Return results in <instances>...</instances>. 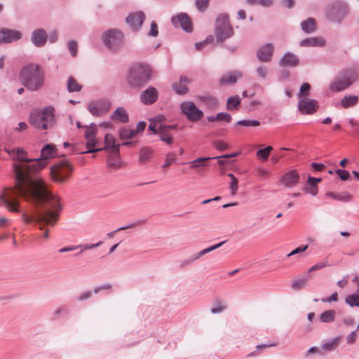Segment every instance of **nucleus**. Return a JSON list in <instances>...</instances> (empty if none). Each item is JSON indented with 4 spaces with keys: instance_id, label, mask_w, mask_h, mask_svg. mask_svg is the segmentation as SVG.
<instances>
[{
    "instance_id": "obj_1",
    "label": "nucleus",
    "mask_w": 359,
    "mask_h": 359,
    "mask_svg": "<svg viewBox=\"0 0 359 359\" xmlns=\"http://www.w3.org/2000/svg\"><path fill=\"white\" fill-rule=\"evenodd\" d=\"M57 155L55 146L48 144L43 147L41 156L35 158L34 163L27 165L15 166V187L6 188L0 196V204L4 203L11 212H19L18 196L35 204L48 203L50 205L60 208L59 198L50 193L41 178L34 177L35 173L47 164V160Z\"/></svg>"
},
{
    "instance_id": "obj_2",
    "label": "nucleus",
    "mask_w": 359,
    "mask_h": 359,
    "mask_svg": "<svg viewBox=\"0 0 359 359\" xmlns=\"http://www.w3.org/2000/svg\"><path fill=\"white\" fill-rule=\"evenodd\" d=\"M34 208V212L28 215L24 212L22 215V219L26 224L35 223L39 224L41 230H45L43 238H48L49 230L44 229L46 226H54L59 219L60 212L62 206L60 208L54 207L46 202L41 204H35L34 202L26 201Z\"/></svg>"
},
{
    "instance_id": "obj_3",
    "label": "nucleus",
    "mask_w": 359,
    "mask_h": 359,
    "mask_svg": "<svg viewBox=\"0 0 359 359\" xmlns=\"http://www.w3.org/2000/svg\"><path fill=\"white\" fill-rule=\"evenodd\" d=\"M19 80L27 90L37 91L43 86L44 72L39 65L27 64L21 68Z\"/></svg>"
},
{
    "instance_id": "obj_4",
    "label": "nucleus",
    "mask_w": 359,
    "mask_h": 359,
    "mask_svg": "<svg viewBox=\"0 0 359 359\" xmlns=\"http://www.w3.org/2000/svg\"><path fill=\"white\" fill-rule=\"evenodd\" d=\"M152 69L149 65L133 64L127 71L126 82L131 88L140 90L149 83L152 77Z\"/></svg>"
},
{
    "instance_id": "obj_5",
    "label": "nucleus",
    "mask_w": 359,
    "mask_h": 359,
    "mask_svg": "<svg viewBox=\"0 0 359 359\" xmlns=\"http://www.w3.org/2000/svg\"><path fill=\"white\" fill-rule=\"evenodd\" d=\"M359 79V69L356 67L341 71L330 84L332 92L343 91L355 83Z\"/></svg>"
},
{
    "instance_id": "obj_6",
    "label": "nucleus",
    "mask_w": 359,
    "mask_h": 359,
    "mask_svg": "<svg viewBox=\"0 0 359 359\" xmlns=\"http://www.w3.org/2000/svg\"><path fill=\"white\" fill-rule=\"evenodd\" d=\"M55 109L52 106L44 107L42 111L32 112L29 116L30 123L39 130H46L54 125Z\"/></svg>"
},
{
    "instance_id": "obj_7",
    "label": "nucleus",
    "mask_w": 359,
    "mask_h": 359,
    "mask_svg": "<svg viewBox=\"0 0 359 359\" xmlns=\"http://www.w3.org/2000/svg\"><path fill=\"white\" fill-rule=\"evenodd\" d=\"M102 39L106 48L114 53L121 51L124 46V35L116 29L105 31L102 35Z\"/></svg>"
},
{
    "instance_id": "obj_8",
    "label": "nucleus",
    "mask_w": 359,
    "mask_h": 359,
    "mask_svg": "<svg viewBox=\"0 0 359 359\" xmlns=\"http://www.w3.org/2000/svg\"><path fill=\"white\" fill-rule=\"evenodd\" d=\"M348 13V4L342 1L332 2L325 9V15L327 20L338 22L343 20Z\"/></svg>"
},
{
    "instance_id": "obj_9",
    "label": "nucleus",
    "mask_w": 359,
    "mask_h": 359,
    "mask_svg": "<svg viewBox=\"0 0 359 359\" xmlns=\"http://www.w3.org/2000/svg\"><path fill=\"white\" fill-rule=\"evenodd\" d=\"M73 171V165L67 159H63L50 168V175L54 182L62 183L67 180Z\"/></svg>"
},
{
    "instance_id": "obj_10",
    "label": "nucleus",
    "mask_w": 359,
    "mask_h": 359,
    "mask_svg": "<svg viewBox=\"0 0 359 359\" xmlns=\"http://www.w3.org/2000/svg\"><path fill=\"white\" fill-rule=\"evenodd\" d=\"M180 109L182 113L191 121H197L203 116V112L201 109H198L196 104L191 101L182 102Z\"/></svg>"
},
{
    "instance_id": "obj_11",
    "label": "nucleus",
    "mask_w": 359,
    "mask_h": 359,
    "mask_svg": "<svg viewBox=\"0 0 359 359\" xmlns=\"http://www.w3.org/2000/svg\"><path fill=\"white\" fill-rule=\"evenodd\" d=\"M96 131L97 126L94 123H91L90 126L87 128L84 134V137L86 140V147L88 149L87 151H82L81 154L94 153L103 150V149L94 148L97 143Z\"/></svg>"
},
{
    "instance_id": "obj_12",
    "label": "nucleus",
    "mask_w": 359,
    "mask_h": 359,
    "mask_svg": "<svg viewBox=\"0 0 359 359\" xmlns=\"http://www.w3.org/2000/svg\"><path fill=\"white\" fill-rule=\"evenodd\" d=\"M111 107V102L108 99H102L97 101L90 102L88 104V111L96 116L107 112Z\"/></svg>"
},
{
    "instance_id": "obj_13",
    "label": "nucleus",
    "mask_w": 359,
    "mask_h": 359,
    "mask_svg": "<svg viewBox=\"0 0 359 359\" xmlns=\"http://www.w3.org/2000/svg\"><path fill=\"white\" fill-rule=\"evenodd\" d=\"M6 151L13 157L14 160H16L20 162H23V163L21 164H13V169L14 172L15 165H27L34 163V161H35V158H27V151L20 147L15 148L13 149H6Z\"/></svg>"
},
{
    "instance_id": "obj_14",
    "label": "nucleus",
    "mask_w": 359,
    "mask_h": 359,
    "mask_svg": "<svg viewBox=\"0 0 359 359\" xmlns=\"http://www.w3.org/2000/svg\"><path fill=\"white\" fill-rule=\"evenodd\" d=\"M22 38L20 31L8 28L0 29V44L11 43Z\"/></svg>"
},
{
    "instance_id": "obj_15",
    "label": "nucleus",
    "mask_w": 359,
    "mask_h": 359,
    "mask_svg": "<svg viewBox=\"0 0 359 359\" xmlns=\"http://www.w3.org/2000/svg\"><path fill=\"white\" fill-rule=\"evenodd\" d=\"M217 42H222L233 34V29L231 24H217L215 28Z\"/></svg>"
},
{
    "instance_id": "obj_16",
    "label": "nucleus",
    "mask_w": 359,
    "mask_h": 359,
    "mask_svg": "<svg viewBox=\"0 0 359 359\" xmlns=\"http://www.w3.org/2000/svg\"><path fill=\"white\" fill-rule=\"evenodd\" d=\"M318 108V103L315 100L304 98L298 102V109L302 114H313Z\"/></svg>"
},
{
    "instance_id": "obj_17",
    "label": "nucleus",
    "mask_w": 359,
    "mask_h": 359,
    "mask_svg": "<svg viewBox=\"0 0 359 359\" xmlns=\"http://www.w3.org/2000/svg\"><path fill=\"white\" fill-rule=\"evenodd\" d=\"M274 52V46L271 43H266L259 47L257 50V58L262 62H269L273 57Z\"/></svg>"
},
{
    "instance_id": "obj_18",
    "label": "nucleus",
    "mask_w": 359,
    "mask_h": 359,
    "mask_svg": "<svg viewBox=\"0 0 359 359\" xmlns=\"http://www.w3.org/2000/svg\"><path fill=\"white\" fill-rule=\"evenodd\" d=\"M140 98L144 104L151 105L158 100V92L156 88L149 86L141 93Z\"/></svg>"
},
{
    "instance_id": "obj_19",
    "label": "nucleus",
    "mask_w": 359,
    "mask_h": 359,
    "mask_svg": "<svg viewBox=\"0 0 359 359\" xmlns=\"http://www.w3.org/2000/svg\"><path fill=\"white\" fill-rule=\"evenodd\" d=\"M48 35L43 29H36L31 34L30 40L32 43L37 48L43 47L47 41Z\"/></svg>"
},
{
    "instance_id": "obj_20",
    "label": "nucleus",
    "mask_w": 359,
    "mask_h": 359,
    "mask_svg": "<svg viewBox=\"0 0 359 359\" xmlns=\"http://www.w3.org/2000/svg\"><path fill=\"white\" fill-rule=\"evenodd\" d=\"M299 175L296 170L286 172L281 177L280 182L288 188L293 187L299 183Z\"/></svg>"
},
{
    "instance_id": "obj_21",
    "label": "nucleus",
    "mask_w": 359,
    "mask_h": 359,
    "mask_svg": "<svg viewBox=\"0 0 359 359\" xmlns=\"http://www.w3.org/2000/svg\"><path fill=\"white\" fill-rule=\"evenodd\" d=\"M299 63L298 57L291 52L285 53L279 61V65L281 67H296Z\"/></svg>"
},
{
    "instance_id": "obj_22",
    "label": "nucleus",
    "mask_w": 359,
    "mask_h": 359,
    "mask_svg": "<svg viewBox=\"0 0 359 359\" xmlns=\"http://www.w3.org/2000/svg\"><path fill=\"white\" fill-rule=\"evenodd\" d=\"M242 77V73L240 72H229L221 77L219 81L220 85L235 83L237 79Z\"/></svg>"
},
{
    "instance_id": "obj_23",
    "label": "nucleus",
    "mask_w": 359,
    "mask_h": 359,
    "mask_svg": "<svg viewBox=\"0 0 359 359\" xmlns=\"http://www.w3.org/2000/svg\"><path fill=\"white\" fill-rule=\"evenodd\" d=\"M111 118L121 123L128 122V114L123 107H118L111 115Z\"/></svg>"
},
{
    "instance_id": "obj_24",
    "label": "nucleus",
    "mask_w": 359,
    "mask_h": 359,
    "mask_svg": "<svg viewBox=\"0 0 359 359\" xmlns=\"http://www.w3.org/2000/svg\"><path fill=\"white\" fill-rule=\"evenodd\" d=\"M340 340V336L335 337L323 343L321 346V348L323 350L327 352L333 351L338 347Z\"/></svg>"
},
{
    "instance_id": "obj_25",
    "label": "nucleus",
    "mask_w": 359,
    "mask_h": 359,
    "mask_svg": "<svg viewBox=\"0 0 359 359\" xmlns=\"http://www.w3.org/2000/svg\"><path fill=\"white\" fill-rule=\"evenodd\" d=\"M104 142L107 145L104 148H102L103 149H107V147H109L111 149V151L115 154H119V144H115V139L113 137V135L110 134H106L104 137Z\"/></svg>"
},
{
    "instance_id": "obj_26",
    "label": "nucleus",
    "mask_w": 359,
    "mask_h": 359,
    "mask_svg": "<svg viewBox=\"0 0 359 359\" xmlns=\"http://www.w3.org/2000/svg\"><path fill=\"white\" fill-rule=\"evenodd\" d=\"M302 46H323L325 40L322 37H313L302 40L300 42Z\"/></svg>"
},
{
    "instance_id": "obj_27",
    "label": "nucleus",
    "mask_w": 359,
    "mask_h": 359,
    "mask_svg": "<svg viewBox=\"0 0 359 359\" xmlns=\"http://www.w3.org/2000/svg\"><path fill=\"white\" fill-rule=\"evenodd\" d=\"M358 102V97L357 95H346L344 96L340 101L341 106L347 109L351 107L355 106Z\"/></svg>"
},
{
    "instance_id": "obj_28",
    "label": "nucleus",
    "mask_w": 359,
    "mask_h": 359,
    "mask_svg": "<svg viewBox=\"0 0 359 359\" xmlns=\"http://www.w3.org/2000/svg\"><path fill=\"white\" fill-rule=\"evenodd\" d=\"M144 20L145 15L142 11L131 13L126 18V22H144Z\"/></svg>"
},
{
    "instance_id": "obj_29",
    "label": "nucleus",
    "mask_w": 359,
    "mask_h": 359,
    "mask_svg": "<svg viewBox=\"0 0 359 359\" xmlns=\"http://www.w3.org/2000/svg\"><path fill=\"white\" fill-rule=\"evenodd\" d=\"M345 302L351 307H359V287H357L356 291L353 294L346 297Z\"/></svg>"
},
{
    "instance_id": "obj_30",
    "label": "nucleus",
    "mask_w": 359,
    "mask_h": 359,
    "mask_svg": "<svg viewBox=\"0 0 359 359\" xmlns=\"http://www.w3.org/2000/svg\"><path fill=\"white\" fill-rule=\"evenodd\" d=\"M153 150L149 147H143L140 151L139 161L144 164L152 157Z\"/></svg>"
},
{
    "instance_id": "obj_31",
    "label": "nucleus",
    "mask_w": 359,
    "mask_h": 359,
    "mask_svg": "<svg viewBox=\"0 0 359 359\" xmlns=\"http://www.w3.org/2000/svg\"><path fill=\"white\" fill-rule=\"evenodd\" d=\"M269 68L264 65H259L255 69V74L259 80H266L269 74Z\"/></svg>"
},
{
    "instance_id": "obj_32",
    "label": "nucleus",
    "mask_w": 359,
    "mask_h": 359,
    "mask_svg": "<svg viewBox=\"0 0 359 359\" xmlns=\"http://www.w3.org/2000/svg\"><path fill=\"white\" fill-rule=\"evenodd\" d=\"M219 158H220V157H201L190 161L189 163L191 164V167L192 168H197L207 165V164L205 163L206 161Z\"/></svg>"
},
{
    "instance_id": "obj_33",
    "label": "nucleus",
    "mask_w": 359,
    "mask_h": 359,
    "mask_svg": "<svg viewBox=\"0 0 359 359\" xmlns=\"http://www.w3.org/2000/svg\"><path fill=\"white\" fill-rule=\"evenodd\" d=\"M336 312L334 310H327L323 312L320 316V321L322 323H330L334 320Z\"/></svg>"
},
{
    "instance_id": "obj_34",
    "label": "nucleus",
    "mask_w": 359,
    "mask_h": 359,
    "mask_svg": "<svg viewBox=\"0 0 359 359\" xmlns=\"http://www.w3.org/2000/svg\"><path fill=\"white\" fill-rule=\"evenodd\" d=\"M67 88L69 93L79 92L81 90L82 86L80 85L73 76H69L67 83Z\"/></svg>"
},
{
    "instance_id": "obj_35",
    "label": "nucleus",
    "mask_w": 359,
    "mask_h": 359,
    "mask_svg": "<svg viewBox=\"0 0 359 359\" xmlns=\"http://www.w3.org/2000/svg\"><path fill=\"white\" fill-rule=\"evenodd\" d=\"M327 196L334 200L342 202H348L351 200V196L348 193L335 194L333 192H328Z\"/></svg>"
},
{
    "instance_id": "obj_36",
    "label": "nucleus",
    "mask_w": 359,
    "mask_h": 359,
    "mask_svg": "<svg viewBox=\"0 0 359 359\" xmlns=\"http://www.w3.org/2000/svg\"><path fill=\"white\" fill-rule=\"evenodd\" d=\"M241 103V98L238 95L231 96L226 101V109L228 110H234L237 109Z\"/></svg>"
},
{
    "instance_id": "obj_37",
    "label": "nucleus",
    "mask_w": 359,
    "mask_h": 359,
    "mask_svg": "<svg viewBox=\"0 0 359 359\" xmlns=\"http://www.w3.org/2000/svg\"><path fill=\"white\" fill-rule=\"evenodd\" d=\"M260 122L257 120L252 119H243L237 121L235 123L236 126H244V127H256L259 126Z\"/></svg>"
},
{
    "instance_id": "obj_38",
    "label": "nucleus",
    "mask_w": 359,
    "mask_h": 359,
    "mask_svg": "<svg viewBox=\"0 0 359 359\" xmlns=\"http://www.w3.org/2000/svg\"><path fill=\"white\" fill-rule=\"evenodd\" d=\"M171 22H191V18L186 13H180L171 18Z\"/></svg>"
},
{
    "instance_id": "obj_39",
    "label": "nucleus",
    "mask_w": 359,
    "mask_h": 359,
    "mask_svg": "<svg viewBox=\"0 0 359 359\" xmlns=\"http://www.w3.org/2000/svg\"><path fill=\"white\" fill-rule=\"evenodd\" d=\"M309 278V276L307 275V276L305 278H301L294 280L292 285V288L295 290H299L303 288L306 285Z\"/></svg>"
},
{
    "instance_id": "obj_40",
    "label": "nucleus",
    "mask_w": 359,
    "mask_h": 359,
    "mask_svg": "<svg viewBox=\"0 0 359 359\" xmlns=\"http://www.w3.org/2000/svg\"><path fill=\"white\" fill-rule=\"evenodd\" d=\"M137 134L134 129L121 128L119 130V135L121 139L126 140L133 137Z\"/></svg>"
},
{
    "instance_id": "obj_41",
    "label": "nucleus",
    "mask_w": 359,
    "mask_h": 359,
    "mask_svg": "<svg viewBox=\"0 0 359 359\" xmlns=\"http://www.w3.org/2000/svg\"><path fill=\"white\" fill-rule=\"evenodd\" d=\"M273 147L271 146L259 149L257 151V156L263 161H266Z\"/></svg>"
},
{
    "instance_id": "obj_42",
    "label": "nucleus",
    "mask_w": 359,
    "mask_h": 359,
    "mask_svg": "<svg viewBox=\"0 0 359 359\" xmlns=\"http://www.w3.org/2000/svg\"><path fill=\"white\" fill-rule=\"evenodd\" d=\"M144 223H145L144 220H140V221L131 223V224H130L128 226H121V227L117 229L116 230H115L114 231L108 233H107V236L109 237V238H112L114 236V234L116 232H118V231H123V230H125V229H130V228H133V227H134V226H135L137 225H139V224H144Z\"/></svg>"
},
{
    "instance_id": "obj_43",
    "label": "nucleus",
    "mask_w": 359,
    "mask_h": 359,
    "mask_svg": "<svg viewBox=\"0 0 359 359\" xmlns=\"http://www.w3.org/2000/svg\"><path fill=\"white\" fill-rule=\"evenodd\" d=\"M172 88L179 95H185L188 92V88L186 84L178 82L172 84Z\"/></svg>"
},
{
    "instance_id": "obj_44",
    "label": "nucleus",
    "mask_w": 359,
    "mask_h": 359,
    "mask_svg": "<svg viewBox=\"0 0 359 359\" xmlns=\"http://www.w3.org/2000/svg\"><path fill=\"white\" fill-rule=\"evenodd\" d=\"M201 100L210 108H214L217 105V99L211 95L203 96Z\"/></svg>"
},
{
    "instance_id": "obj_45",
    "label": "nucleus",
    "mask_w": 359,
    "mask_h": 359,
    "mask_svg": "<svg viewBox=\"0 0 359 359\" xmlns=\"http://www.w3.org/2000/svg\"><path fill=\"white\" fill-rule=\"evenodd\" d=\"M210 0H195V6L199 12H204L209 6Z\"/></svg>"
},
{
    "instance_id": "obj_46",
    "label": "nucleus",
    "mask_w": 359,
    "mask_h": 359,
    "mask_svg": "<svg viewBox=\"0 0 359 359\" xmlns=\"http://www.w3.org/2000/svg\"><path fill=\"white\" fill-rule=\"evenodd\" d=\"M226 309V306L220 301H216L210 311L212 314L220 313Z\"/></svg>"
},
{
    "instance_id": "obj_47",
    "label": "nucleus",
    "mask_w": 359,
    "mask_h": 359,
    "mask_svg": "<svg viewBox=\"0 0 359 359\" xmlns=\"http://www.w3.org/2000/svg\"><path fill=\"white\" fill-rule=\"evenodd\" d=\"M215 38H214V36L213 35H209L208 36H207V38L203 41H200V42H197L195 43V48L197 50H201L206 44L208 43H212L213 41H214Z\"/></svg>"
},
{
    "instance_id": "obj_48",
    "label": "nucleus",
    "mask_w": 359,
    "mask_h": 359,
    "mask_svg": "<svg viewBox=\"0 0 359 359\" xmlns=\"http://www.w3.org/2000/svg\"><path fill=\"white\" fill-rule=\"evenodd\" d=\"M177 158L175 157V154L172 152H170L167 154L165 161L164 164L163 165V168H168L171 164L175 163Z\"/></svg>"
},
{
    "instance_id": "obj_49",
    "label": "nucleus",
    "mask_w": 359,
    "mask_h": 359,
    "mask_svg": "<svg viewBox=\"0 0 359 359\" xmlns=\"http://www.w3.org/2000/svg\"><path fill=\"white\" fill-rule=\"evenodd\" d=\"M217 121H225L226 123L231 122L232 117L230 114L226 112H219L216 115Z\"/></svg>"
},
{
    "instance_id": "obj_50",
    "label": "nucleus",
    "mask_w": 359,
    "mask_h": 359,
    "mask_svg": "<svg viewBox=\"0 0 359 359\" xmlns=\"http://www.w3.org/2000/svg\"><path fill=\"white\" fill-rule=\"evenodd\" d=\"M301 25L302 29L306 34H311L317 29L316 24H301Z\"/></svg>"
},
{
    "instance_id": "obj_51",
    "label": "nucleus",
    "mask_w": 359,
    "mask_h": 359,
    "mask_svg": "<svg viewBox=\"0 0 359 359\" xmlns=\"http://www.w3.org/2000/svg\"><path fill=\"white\" fill-rule=\"evenodd\" d=\"M68 50L72 56L74 57L77 54L78 44L75 41H70L67 43Z\"/></svg>"
},
{
    "instance_id": "obj_52",
    "label": "nucleus",
    "mask_w": 359,
    "mask_h": 359,
    "mask_svg": "<svg viewBox=\"0 0 359 359\" xmlns=\"http://www.w3.org/2000/svg\"><path fill=\"white\" fill-rule=\"evenodd\" d=\"M201 255H200V252H198V253H196V254H194L193 255H191L189 259L187 260H185L184 262H182L181 264V266L182 267L184 266H186L188 264H190L191 263L196 261L197 259H198L200 257H201Z\"/></svg>"
},
{
    "instance_id": "obj_53",
    "label": "nucleus",
    "mask_w": 359,
    "mask_h": 359,
    "mask_svg": "<svg viewBox=\"0 0 359 359\" xmlns=\"http://www.w3.org/2000/svg\"><path fill=\"white\" fill-rule=\"evenodd\" d=\"M229 188L231 189V194L235 196L238 189V182L237 179H233L230 183Z\"/></svg>"
},
{
    "instance_id": "obj_54",
    "label": "nucleus",
    "mask_w": 359,
    "mask_h": 359,
    "mask_svg": "<svg viewBox=\"0 0 359 359\" xmlns=\"http://www.w3.org/2000/svg\"><path fill=\"white\" fill-rule=\"evenodd\" d=\"M327 266V263L326 262H318V263L316 264L315 265L312 266L309 269L308 273H310L317 271V270L322 269Z\"/></svg>"
},
{
    "instance_id": "obj_55",
    "label": "nucleus",
    "mask_w": 359,
    "mask_h": 359,
    "mask_svg": "<svg viewBox=\"0 0 359 359\" xmlns=\"http://www.w3.org/2000/svg\"><path fill=\"white\" fill-rule=\"evenodd\" d=\"M321 178H316L311 176H309L307 180V184L306 186L312 187H318L317 184L321 182Z\"/></svg>"
},
{
    "instance_id": "obj_56",
    "label": "nucleus",
    "mask_w": 359,
    "mask_h": 359,
    "mask_svg": "<svg viewBox=\"0 0 359 359\" xmlns=\"http://www.w3.org/2000/svg\"><path fill=\"white\" fill-rule=\"evenodd\" d=\"M308 247H309L308 245L298 247V248H295L294 250H293L292 251H291L289 254H287V257H289L293 256L294 255L299 254L300 252H303L308 249Z\"/></svg>"
},
{
    "instance_id": "obj_57",
    "label": "nucleus",
    "mask_w": 359,
    "mask_h": 359,
    "mask_svg": "<svg viewBox=\"0 0 359 359\" xmlns=\"http://www.w3.org/2000/svg\"><path fill=\"white\" fill-rule=\"evenodd\" d=\"M335 172L339 175L341 180H347L350 177V173L347 170H337Z\"/></svg>"
},
{
    "instance_id": "obj_58",
    "label": "nucleus",
    "mask_w": 359,
    "mask_h": 359,
    "mask_svg": "<svg viewBox=\"0 0 359 359\" xmlns=\"http://www.w3.org/2000/svg\"><path fill=\"white\" fill-rule=\"evenodd\" d=\"M112 287V285L111 283H105L99 286L95 287L93 289V292L95 294H97L101 290H110Z\"/></svg>"
},
{
    "instance_id": "obj_59",
    "label": "nucleus",
    "mask_w": 359,
    "mask_h": 359,
    "mask_svg": "<svg viewBox=\"0 0 359 359\" xmlns=\"http://www.w3.org/2000/svg\"><path fill=\"white\" fill-rule=\"evenodd\" d=\"M102 244V241H99L98 243H95V244H85V245H78L79 248H81V251L80 252H82V251L83 250H90V249H93L94 248H96V247H99L100 245H101Z\"/></svg>"
},
{
    "instance_id": "obj_60",
    "label": "nucleus",
    "mask_w": 359,
    "mask_h": 359,
    "mask_svg": "<svg viewBox=\"0 0 359 359\" xmlns=\"http://www.w3.org/2000/svg\"><path fill=\"white\" fill-rule=\"evenodd\" d=\"M175 27H180L186 32H191L193 31V24H175Z\"/></svg>"
},
{
    "instance_id": "obj_61",
    "label": "nucleus",
    "mask_w": 359,
    "mask_h": 359,
    "mask_svg": "<svg viewBox=\"0 0 359 359\" xmlns=\"http://www.w3.org/2000/svg\"><path fill=\"white\" fill-rule=\"evenodd\" d=\"M213 145L219 151H224L228 147V144L220 140L214 142Z\"/></svg>"
},
{
    "instance_id": "obj_62",
    "label": "nucleus",
    "mask_w": 359,
    "mask_h": 359,
    "mask_svg": "<svg viewBox=\"0 0 359 359\" xmlns=\"http://www.w3.org/2000/svg\"><path fill=\"white\" fill-rule=\"evenodd\" d=\"M310 85L308 83H304L299 90V97L306 95L310 90Z\"/></svg>"
},
{
    "instance_id": "obj_63",
    "label": "nucleus",
    "mask_w": 359,
    "mask_h": 359,
    "mask_svg": "<svg viewBox=\"0 0 359 359\" xmlns=\"http://www.w3.org/2000/svg\"><path fill=\"white\" fill-rule=\"evenodd\" d=\"M229 15L227 13H220L216 18L215 22H229Z\"/></svg>"
},
{
    "instance_id": "obj_64",
    "label": "nucleus",
    "mask_w": 359,
    "mask_h": 359,
    "mask_svg": "<svg viewBox=\"0 0 359 359\" xmlns=\"http://www.w3.org/2000/svg\"><path fill=\"white\" fill-rule=\"evenodd\" d=\"M92 295L93 294L91 291H86L81 294L79 296H78L77 299L79 302H83L88 299H90L92 297Z\"/></svg>"
}]
</instances>
